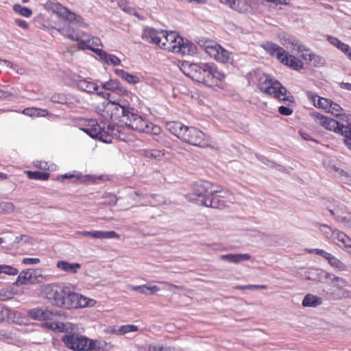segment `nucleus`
<instances>
[{"mask_svg":"<svg viewBox=\"0 0 351 351\" xmlns=\"http://www.w3.org/2000/svg\"><path fill=\"white\" fill-rule=\"evenodd\" d=\"M282 44L286 49L271 42L265 43L263 47L282 64L294 70L301 69L303 67V62L296 58L294 55L305 51L304 46L300 45L298 40L291 38L284 39Z\"/></svg>","mask_w":351,"mask_h":351,"instance_id":"1","label":"nucleus"},{"mask_svg":"<svg viewBox=\"0 0 351 351\" xmlns=\"http://www.w3.org/2000/svg\"><path fill=\"white\" fill-rule=\"evenodd\" d=\"M130 108L124 100L119 99L117 101L108 100L97 106V112L104 120L114 125L119 123H123V120L125 119Z\"/></svg>","mask_w":351,"mask_h":351,"instance_id":"2","label":"nucleus"},{"mask_svg":"<svg viewBox=\"0 0 351 351\" xmlns=\"http://www.w3.org/2000/svg\"><path fill=\"white\" fill-rule=\"evenodd\" d=\"M259 88L265 94L277 99L285 104L293 102L290 93L276 80L265 75L260 78Z\"/></svg>","mask_w":351,"mask_h":351,"instance_id":"3","label":"nucleus"},{"mask_svg":"<svg viewBox=\"0 0 351 351\" xmlns=\"http://www.w3.org/2000/svg\"><path fill=\"white\" fill-rule=\"evenodd\" d=\"M160 39V47L168 51L184 55L190 54L194 51V45L184 43V39L175 32L168 33L164 31V36Z\"/></svg>","mask_w":351,"mask_h":351,"instance_id":"4","label":"nucleus"},{"mask_svg":"<svg viewBox=\"0 0 351 351\" xmlns=\"http://www.w3.org/2000/svg\"><path fill=\"white\" fill-rule=\"evenodd\" d=\"M62 292L60 298L62 300L58 302V307L70 309L88 306L87 298L75 293L70 286L65 284Z\"/></svg>","mask_w":351,"mask_h":351,"instance_id":"5","label":"nucleus"},{"mask_svg":"<svg viewBox=\"0 0 351 351\" xmlns=\"http://www.w3.org/2000/svg\"><path fill=\"white\" fill-rule=\"evenodd\" d=\"M65 346L75 351H88L92 350H99V343L78 334H69L62 337Z\"/></svg>","mask_w":351,"mask_h":351,"instance_id":"6","label":"nucleus"},{"mask_svg":"<svg viewBox=\"0 0 351 351\" xmlns=\"http://www.w3.org/2000/svg\"><path fill=\"white\" fill-rule=\"evenodd\" d=\"M197 43L206 53L217 61L227 63L230 60V53L213 40L206 38H199Z\"/></svg>","mask_w":351,"mask_h":351,"instance_id":"7","label":"nucleus"},{"mask_svg":"<svg viewBox=\"0 0 351 351\" xmlns=\"http://www.w3.org/2000/svg\"><path fill=\"white\" fill-rule=\"evenodd\" d=\"M91 123L88 128L82 129L91 138H98L105 143H110L111 142V136L117 134L115 132L117 130L115 128V125L108 124L107 127H105L104 125L101 126L93 121Z\"/></svg>","mask_w":351,"mask_h":351,"instance_id":"8","label":"nucleus"},{"mask_svg":"<svg viewBox=\"0 0 351 351\" xmlns=\"http://www.w3.org/2000/svg\"><path fill=\"white\" fill-rule=\"evenodd\" d=\"M181 141L191 145L206 147L210 143V140L201 130L195 127L186 126L181 136Z\"/></svg>","mask_w":351,"mask_h":351,"instance_id":"9","label":"nucleus"},{"mask_svg":"<svg viewBox=\"0 0 351 351\" xmlns=\"http://www.w3.org/2000/svg\"><path fill=\"white\" fill-rule=\"evenodd\" d=\"M46 7L49 10L56 14L57 16L62 18L69 23L77 24L80 26L84 25L83 19L80 16L76 15L59 3L47 2Z\"/></svg>","mask_w":351,"mask_h":351,"instance_id":"10","label":"nucleus"},{"mask_svg":"<svg viewBox=\"0 0 351 351\" xmlns=\"http://www.w3.org/2000/svg\"><path fill=\"white\" fill-rule=\"evenodd\" d=\"M220 192L219 190H213V184L208 181L200 180L192 185V192L189 194V199L193 202H197V197L203 199L209 198L208 195H213Z\"/></svg>","mask_w":351,"mask_h":351,"instance_id":"11","label":"nucleus"},{"mask_svg":"<svg viewBox=\"0 0 351 351\" xmlns=\"http://www.w3.org/2000/svg\"><path fill=\"white\" fill-rule=\"evenodd\" d=\"M330 279L332 280L330 285L332 287L328 293L332 298L335 300L351 298V291L344 289L348 285V282L345 279L333 275Z\"/></svg>","mask_w":351,"mask_h":351,"instance_id":"12","label":"nucleus"},{"mask_svg":"<svg viewBox=\"0 0 351 351\" xmlns=\"http://www.w3.org/2000/svg\"><path fill=\"white\" fill-rule=\"evenodd\" d=\"M210 64H191L189 66V72L186 75L192 80L208 86L210 83L209 71Z\"/></svg>","mask_w":351,"mask_h":351,"instance_id":"13","label":"nucleus"},{"mask_svg":"<svg viewBox=\"0 0 351 351\" xmlns=\"http://www.w3.org/2000/svg\"><path fill=\"white\" fill-rule=\"evenodd\" d=\"M64 285V283H53L46 285L43 288L45 297L56 306H58V302L62 300L60 298L63 293Z\"/></svg>","mask_w":351,"mask_h":351,"instance_id":"14","label":"nucleus"},{"mask_svg":"<svg viewBox=\"0 0 351 351\" xmlns=\"http://www.w3.org/2000/svg\"><path fill=\"white\" fill-rule=\"evenodd\" d=\"M123 123L131 128L134 130L140 132H145L148 124V121L143 119L141 116L137 114L134 112V108H130L129 113L126 115L125 120H123Z\"/></svg>","mask_w":351,"mask_h":351,"instance_id":"15","label":"nucleus"},{"mask_svg":"<svg viewBox=\"0 0 351 351\" xmlns=\"http://www.w3.org/2000/svg\"><path fill=\"white\" fill-rule=\"evenodd\" d=\"M28 315L34 319L38 320H53L55 318L62 315L61 311H51L47 308H36L28 312Z\"/></svg>","mask_w":351,"mask_h":351,"instance_id":"16","label":"nucleus"},{"mask_svg":"<svg viewBox=\"0 0 351 351\" xmlns=\"http://www.w3.org/2000/svg\"><path fill=\"white\" fill-rule=\"evenodd\" d=\"M75 234L84 237H90L92 239H119L120 236L114 231H77Z\"/></svg>","mask_w":351,"mask_h":351,"instance_id":"17","label":"nucleus"},{"mask_svg":"<svg viewBox=\"0 0 351 351\" xmlns=\"http://www.w3.org/2000/svg\"><path fill=\"white\" fill-rule=\"evenodd\" d=\"M315 121L328 130L335 132L339 134V122L332 118H328L320 113H314Z\"/></svg>","mask_w":351,"mask_h":351,"instance_id":"18","label":"nucleus"},{"mask_svg":"<svg viewBox=\"0 0 351 351\" xmlns=\"http://www.w3.org/2000/svg\"><path fill=\"white\" fill-rule=\"evenodd\" d=\"M339 134L345 137L344 143L347 145V140L351 139V115L343 114L339 118Z\"/></svg>","mask_w":351,"mask_h":351,"instance_id":"19","label":"nucleus"},{"mask_svg":"<svg viewBox=\"0 0 351 351\" xmlns=\"http://www.w3.org/2000/svg\"><path fill=\"white\" fill-rule=\"evenodd\" d=\"M45 326L53 331L60 332H69L75 329L70 322H60L56 321V318L53 320H49L44 324Z\"/></svg>","mask_w":351,"mask_h":351,"instance_id":"20","label":"nucleus"},{"mask_svg":"<svg viewBox=\"0 0 351 351\" xmlns=\"http://www.w3.org/2000/svg\"><path fill=\"white\" fill-rule=\"evenodd\" d=\"M306 95L308 100L317 108L324 110L327 112L331 100L320 97L312 91H307Z\"/></svg>","mask_w":351,"mask_h":351,"instance_id":"21","label":"nucleus"},{"mask_svg":"<svg viewBox=\"0 0 351 351\" xmlns=\"http://www.w3.org/2000/svg\"><path fill=\"white\" fill-rule=\"evenodd\" d=\"M164 36V31H158L153 28H145L142 33V38L150 43L160 47V38Z\"/></svg>","mask_w":351,"mask_h":351,"instance_id":"22","label":"nucleus"},{"mask_svg":"<svg viewBox=\"0 0 351 351\" xmlns=\"http://www.w3.org/2000/svg\"><path fill=\"white\" fill-rule=\"evenodd\" d=\"M59 32L71 40L80 41L83 39V36L88 37L86 33L75 30L69 24L60 27Z\"/></svg>","mask_w":351,"mask_h":351,"instance_id":"23","label":"nucleus"},{"mask_svg":"<svg viewBox=\"0 0 351 351\" xmlns=\"http://www.w3.org/2000/svg\"><path fill=\"white\" fill-rule=\"evenodd\" d=\"M303 278L308 280H320L323 277L325 278H330L332 276V274L325 272L321 269L310 268L304 274L302 275Z\"/></svg>","mask_w":351,"mask_h":351,"instance_id":"24","label":"nucleus"},{"mask_svg":"<svg viewBox=\"0 0 351 351\" xmlns=\"http://www.w3.org/2000/svg\"><path fill=\"white\" fill-rule=\"evenodd\" d=\"M330 214L335 217V219L339 222L343 224V221L341 218L349 217L351 219V213L347 212L346 206L339 202L336 204L335 208L333 209H329Z\"/></svg>","mask_w":351,"mask_h":351,"instance_id":"25","label":"nucleus"},{"mask_svg":"<svg viewBox=\"0 0 351 351\" xmlns=\"http://www.w3.org/2000/svg\"><path fill=\"white\" fill-rule=\"evenodd\" d=\"M250 259L251 256L249 254H227L220 256V260L234 264H238Z\"/></svg>","mask_w":351,"mask_h":351,"instance_id":"26","label":"nucleus"},{"mask_svg":"<svg viewBox=\"0 0 351 351\" xmlns=\"http://www.w3.org/2000/svg\"><path fill=\"white\" fill-rule=\"evenodd\" d=\"M186 127L179 121H168L165 123L166 129L180 140Z\"/></svg>","mask_w":351,"mask_h":351,"instance_id":"27","label":"nucleus"},{"mask_svg":"<svg viewBox=\"0 0 351 351\" xmlns=\"http://www.w3.org/2000/svg\"><path fill=\"white\" fill-rule=\"evenodd\" d=\"M79 45L82 48L86 47L95 52L97 49L95 47L101 46V41L98 38L92 37L88 35V37L83 36V39H80Z\"/></svg>","mask_w":351,"mask_h":351,"instance_id":"28","label":"nucleus"},{"mask_svg":"<svg viewBox=\"0 0 351 351\" xmlns=\"http://www.w3.org/2000/svg\"><path fill=\"white\" fill-rule=\"evenodd\" d=\"M77 88L88 93H95L98 90V86L93 82L86 79H82L77 82Z\"/></svg>","mask_w":351,"mask_h":351,"instance_id":"29","label":"nucleus"},{"mask_svg":"<svg viewBox=\"0 0 351 351\" xmlns=\"http://www.w3.org/2000/svg\"><path fill=\"white\" fill-rule=\"evenodd\" d=\"M197 204L205 206L206 207H211L217 209H223L226 207L225 202L216 197H213L212 199L207 198L199 199Z\"/></svg>","mask_w":351,"mask_h":351,"instance_id":"30","label":"nucleus"},{"mask_svg":"<svg viewBox=\"0 0 351 351\" xmlns=\"http://www.w3.org/2000/svg\"><path fill=\"white\" fill-rule=\"evenodd\" d=\"M56 267L59 269H61L64 271L71 274H76L77 269L81 267V265L77 263H69L65 261H59L56 263Z\"/></svg>","mask_w":351,"mask_h":351,"instance_id":"31","label":"nucleus"},{"mask_svg":"<svg viewBox=\"0 0 351 351\" xmlns=\"http://www.w3.org/2000/svg\"><path fill=\"white\" fill-rule=\"evenodd\" d=\"M322 304V300L316 295L311 293L306 294L302 302L304 307H317Z\"/></svg>","mask_w":351,"mask_h":351,"instance_id":"32","label":"nucleus"},{"mask_svg":"<svg viewBox=\"0 0 351 351\" xmlns=\"http://www.w3.org/2000/svg\"><path fill=\"white\" fill-rule=\"evenodd\" d=\"M209 71H210L209 76L210 83L208 84L209 86L217 85L218 82L224 77V75L217 71L213 64H210Z\"/></svg>","mask_w":351,"mask_h":351,"instance_id":"33","label":"nucleus"},{"mask_svg":"<svg viewBox=\"0 0 351 351\" xmlns=\"http://www.w3.org/2000/svg\"><path fill=\"white\" fill-rule=\"evenodd\" d=\"M115 73L117 76L125 80L131 84H137L140 80L138 77L125 72L123 69H116Z\"/></svg>","mask_w":351,"mask_h":351,"instance_id":"34","label":"nucleus"},{"mask_svg":"<svg viewBox=\"0 0 351 351\" xmlns=\"http://www.w3.org/2000/svg\"><path fill=\"white\" fill-rule=\"evenodd\" d=\"M101 87L104 89L109 90H119L120 93H124L126 92V90L121 86V84L119 81L115 80H110L108 82H104L101 84Z\"/></svg>","mask_w":351,"mask_h":351,"instance_id":"35","label":"nucleus"},{"mask_svg":"<svg viewBox=\"0 0 351 351\" xmlns=\"http://www.w3.org/2000/svg\"><path fill=\"white\" fill-rule=\"evenodd\" d=\"M32 269H27L22 271L15 282L16 285H26L32 282Z\"/></svg>","mask_w":351,"mask_h":351,"instance_id":"36","label":"nucleus"},{"mask_svg":"<svg viewBox=\"0 0 351 351\" xmlns=\"http://www.w3.org/2000/svg\"><path fill=\"white\" fill-rule=\"evenodd\" d=\"M147 351H183L182 349L168 346L161 343H152L148 346Z\"/></svg>","mask_w":351,"mask_h":351,"instance_id":"37","label":"nucleus"},{"mask_svg":"<svg viewBox=\"0 0 351 351\" xmlns=\"http://www.w3.org/2000/svg\"><path fill=\"white\" fill-rule=\"evenodd\" d=\"M250 5L247 0H235L232 10L241 13H246L249 11Z\"/></svg>","mask_w":351,"mask_h":351,"instance_id":"38","label":"nucleus"},{"mask_svg":"<svg viewBox=\"0 0 351 351\" xmlns=\"http://www.w3.org/2000/svg\"><path fill=\"white\" fill-rule=\"evenodd\" d=\"M328 262L331 267L337 269L339 271H343L347 270L346 265L332 254H330L328 259Z\"/></svg>","mask_w":351,"mask_h":351,"instance_id":"39","label":"nucleus"},{"mask_svg":"<svg viewBox=\"0 0 351 351\" xmlns=\"http://www.w3.org/2000/svg\"><path fill=\"white\" fill-rule=\"evenodd\" d=\"M25 173L28 178L32 180H47L49 179L50 174L47 172L31 171H27Z\"/></svg>","mask_w":351,"mask_h":351,"instance_id":"40","label":"nucleus"},{"mask_svg":"<svg viewBox=\"0 0 351 351\" xmlns=\"http://www.w3.org/2000/svg\"><path fill=\"white\" fill-rule=\"evenodd\" d=\"M327 40L331 45L335 46L344 53H347V51L349 49V46L340 41L337 38L329 36H328Z\"/></svg>","mask_w":351,"mask_h":351,"instance_id":"41","label":"nucleus"},{"mask_svg":"<svg viewBox=\"0 0 351 351\" xmlns=\"http://www.w3.org/2000/svg\"><path fill=\"white\" fill-rule=\"evenodd\" d=\"M328 106L329 108L327 112H330L334 116L339 117V118L343 114H341L343 108L338 104L334 103L331 100L330 104Z\"/></svg>","mask_w":351,"mask_h":351,"instance_id":"42","label":"nucleus"},{"mask_svg":"<svg viewBox=\"0 0 351 351\" xmlns=\"http://www.w3.org/2000/svg\"><path fill=\"white\" fill-rule=\"evenodd\" d=\"M320 231L327 239L332 240L336 229H332L330 226L322 224L319 227Z\"/></svg>","mask_w":351,"mask_h":351,"instance_id":"43","label":"nucleus"},{"mask_svg":"<svg viewBox=\"0 0 351 351\" xmlns=\"http://www.w3.org/2000/svg\"><path fill=\"white\" fill-rule=\"evenodd\" d=\"M13 10L15 12L19 13L25 17H29L32 14V11L30 9L25 7H22L19 4L14 5L13 6Z\"/></svg>","mask_w":351,"mask_h":351,"instance_id":"44","label":"nucleus"},{"mask_svg":"<svg viewBox=\"0 0 351 351\" xmlns=\"http://www.w3.org/2000/svg\"><path fill=\"white\" fill-rule=\"evenodd\" d=\"M2 273L5 274L10 275V276H15V275L18 274L19 271L17 269H16L13 267L3 265H0V274Z\"/></svg>","mask_w":351,"mask_h":351,"instance_id":"45","label":"nucleus"},{"mask_svg":"<svg viewBox=\"0 0 351 351\" xmlns=\"http://www.w3.org/2000/svg\"><path fill=\"white\" fill-rule=\"evenodd\" d=\"M14 210V206L11 202H1L0 203V213H10Z\"/></svg>","mask_w":351,"mask_h":351,"instance_id":"46","label":"nucleus"},{"mask_svg":"<svg viewBox=\"0 0 351 351\" xmlns=\"http://www.w3.org/2000/svg\"><path fill=\"white\" fill-rule=\"evenodd\" d=\"M160 127L155 125L150 122H148V124H147V126L146 128V131H145L144 133H148V134H152L157 135L160 133Z\"/></svg>","mask_w":351,"mask_h":351,"instance_id":"47","label":"nucleus"},{"mask_svg":"<svg viewBox=\"0 0 351 351\" xmlns=\"http://www.w3.org/2000/svg\"><path fill=\"white\" fill-rule=\"evenodd\" d=\"M310 56V60L313 62L314 66H322L325 64V60L322 57L317 55H313Z\"/></svg>","mask_w":351,"mask_h":351,"instance_id":"48","label":"nucleus"},{"mask_svg":"<svg viewBox=\"0 0 351 351\" xmlns=\"http://www.w3.org/2000/svg\"><path fill=\"white\" fill-rule=\"evenodd\" d=\"M51 101L53 103L62 104H65L66 102V98L64 95L54 94L51 96Z\"/></svg>","mask_w":351,"mask_h":351,"instance_id":"49","label":"nucleus"},{"mask_svg":"<svg viewBox=\"0 0 351 351\" xmlns=\"http://www.w3.org/2000/svg\"><path fill=\"white\" fill-rule=\"evenodd\" d=\"M308 252L310 254L314 253L317 255H319V256H322L324 258L326 259L327 261L331 254L329 252H328L324 250H320V249H312V250H309Z\"/></svg>","mask_w":351,"mask_h":351,"instance_id":"50","label":"nucleus"},{"mask_svg":"<svg viewBox=\"0 0 351 351\" xmlns=\"http://www.w3.org/2000/svg\"><path fill=\"white\" fill-rule=\"evenodd\" d=\"M37 112H46V110H41L36 108H27L23 110V113L27 116L34 117Z\"/></svg>","mask_w":351,"mask_h":351,"instance_id":"51","label":"nucleus"},{"mask_svg":"<svg viewBox=\"0 0 351 351\" xmlns=\"http://www.w3.org/2000/svg\"><path fill=\"white\" fill-rule=\"evenodd\" d=\"M138 330V327L135 325H125L123 326L120 328V332L122 334H126L130 332H136Z\"/></svg>","mask_w":351,"mask_h":351,"instance_id":"52","label":"nucleus"},{"mask_svg":"<svg viewBox=\"0 0 351 351\" xmlns=\"http://www.w3.org/2000/svg\"><path fill=\"white\" fill-rule=\"evenodd\" d=\"M106 64H111L113 66H117L121 64L120 59L113 54H109L107 61H106Z\"/></svg>","mask_w":351,"mask_h":351,"instance_id":"53","label":"nucleus"},{"mask_svg":"<svg viewBox=\"0 0 351 351\" xmlns=\"http://www.w3.org/2000/svg\"><path fill=\"white\" fill-rule=\"evenodd\" d=\"M103 197L106 199L104 203L109 205H115L117 201L116 195L111 193L106 194Z\"/></svg>","mask_w":351,"mask_h":351,"instance_id":"54","label":"nucleus"},{"mask_svg":"<svg viewBox=\"0 0 351 351\" xmlns=\"http://www.w3.org/2000/svg\"><path fill=\"white\" fill-rule=\"evenodd\" d=\"M145 156L148 158H160L162 156V154L160 151L153 149L145 151Z\"/></svg>","mask_w":351,"mask_h":351,"instance_id":"55","label":"nucleus"},{"mask_svg":"<svg viewBox=\"0 0 351 351\" xmlns=\"http://www.w3.org/2000/svg\"><path fill=\"white\" fill-rule=\"evenodd\" d=\"M132 289L134 291H137L142 294L149 295L148 286L147 285L132 287Z\"/></svg>","mask_w":351,"mask_h":351,"instance_id":"56","label":"nucleus"},{"mask_svg":"<svg viewBox=\"0 0 351 351\" xmlns=\"http://www.w3.org/2000/svg\"><path fill=\"white\" fill-rule=\"evenodd\" d=\"M347 237L348 236L346 235L343 232L336 230L334 235V239L332 240H337L338 241L343 243Z\"/></svg>","mask_w":351,"mask_h":351,"instance_id":"57","label":"nucleus"},{"mask_svg":"<svg viewBox=\"0 0 351 351\" xmlns=\"http://www.w3.org/2000/svg\"><path fill=\"white\" fill-rule=\"evenodd\" d=\"M40 262V260L37 258H25L23 259L22 263L24 265H36Z\"/></svg>","mask_w":351,"mask_h":351,"instance_id":"58","label":"nucleus"},{"mask_svg":"<svg viewBox=\"0 0 351 351\" xmlns=\"http://www.w3.org/2000/svg\"><path fill=\"white\" fill-rule=\"evenodd\" d=\"M278 112L280 114L287 116L291 115L293 113V110L291 108L284 106H281L279 107Z\"/></svg>","mask_w":351,"mask_h":351,"instance_id":"59","label":"nucleus"},{"mask_svg":"<svg viewBox=\"0 0 351 351\" xmlns=\"http://www.w3.org/2000/svg\"><path fill=\"white\" fill-rule=\"evenodd\" d=\"M95 53L100 57L101 60H103L104 62L107 61L108 57L109 56L108 53H107L105 51H103L102 49H96L95 50Z\"/></svg>","mask_w":351,"mask_h":351,"instance_id":"60","label":"nucleus"},{"mask_svg":"<svg viewBox=\"0 0 351 351\" xmlns=\"http://www.w3.org/2000/svg\"><path fill=\"white\" fill-rule=\"evenodd\" d=\"M160 284H163L169 287V289L171 291L173 289L182 290L183 287L178 285H173L168 282H160Z\"/></svg>","mask_w":351,"mask_h":351,"instance_id":"61","label":"nucleus"},{"mask_svg":"<svg viewBox=\"0 0 351 351\" xmlns=\"http://www.w3.org/2000/svg\"><path fill=\"white\" fill-rule=\"evenodd\" d=\"M342 243L348 249L347 252L350 254V252H351V239L347 237Z\"/></svg>","mask_w":351,"mask_h":351,"instance_id":"62","label":"nucleus"},{"mask_svg":"<svg viewBox=\"0 0 351 351\" xmlns=\"http://www.w3.org/2000/svg\"><path fill=\"white\" fill-rule=\"evenodd\" d=\"M15 23L17 25L22 27L23 29H27L28 28V24L27 22L22 19H17L15 20Z\"/></svg>","mask_w":351,"mask_h":351,"instance_id":"63","label":"nucleus"},{"mask_svg":"<svg viewBox=\"0 0 351 351\" xmlns=\"http://www.w3.org/2000/svg\"><path fill=\"white\" fill-rule=\"evenodd\" d=\"M341 220L343 221V224L346 227H347L348 229L351 231V219L349 217H343L341 218Z\"/></svg>","mask_w":351,"mask_h":351,"instance_id":"64","label":"nucleus"}]
</instances>
